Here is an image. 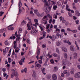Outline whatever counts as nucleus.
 Returning <instances> with one entry per match:
<instances>
[{"mask_svg": "<svg viewBox=\"0 0 80 80\" xmlns=\"http://www.w3.org/2000/svg\"><path fill=\"white\" fill-rule=\"evenodd\" d=\"M15 75V72H14L11 74V77L12 78L13 77H14Z\"/></svg>", "mask_w": 80, "mask_h": 80, "instance_id": "nucleus-50", "label": "nucleus"}, {"mask_svg": "<svg viewBox=\"0 0 80 80\" xmlns=\"http://www.w3.org/2000/svg\"><path fill=\"white\" fill-rule=\"evenodd\" d=\"M4 13V12L1 11L0 12V16L1 17V16H2V15Z\"/></svg>", "mask_w": 80, "mask_h": 80, "instance_id": "nucleus-46", "label": "nucleus"}, {"mask_svg": "<svg viewBox=\"0 0 80 80\" xmlns=\"http://www.w3.org/2000/svg\"><path fill=\"white\" fill-rule=\"evenodd\" d=\"M52 80H57V76L56 74H53L52 75Z\"/></svg>", "mask_w": 80, "mask_h": 80, "instance_id": "nucleus-1", "label": "nucleus"}, {"mask_svg": "<svg viewBox=\"0 0 80 80\" xmlns=\"http://www.w3.org/2000/svg\"><path fill=\"white\" fill-rule=\"evenodd\" d=\"M41 70L42 72V73H43V74H44V75H46V73L44 72L45 71V68H41Z\"/></svg>", "mask_w": 80, "mask_h": 80, "instance_id": "nucleus-7", "label": "nucleus"}, {"mask_svg": "<svg viewBox=\"0 0 80 80\" xmlns=\"http://www.w3.org/2000/svg\"><path fill=\"white\" fill-rule=\"evenodd\" d=\"M70 50L72 52H74L75 51V47L73 46H71L70 48Z\"/></svg>", "mask_w": 80, "mask_h": 80, "instance_id": "nucleus-6", "label": "nucleus"}, {"mask_svg": "<svg viewBox=\"0 0 80 80\" xmlns=\"http://www.w3.org/2000/svg\"><path fill=\"white\" fill-rule=\"evenodd\" d=\"M7 74L5 72L3 73V77H6V76H7Z\"/></svg>", "mask_w": 80, "mask_h": 80, "instance_id": "nucleus-51", "label": "nucleus"}, {"mask_svg": "<svg viewBox=\"0 0 80 80\" xmlns=\"http://www.w3.org/2000/svg\"><path fill=\"white\" fill-rule=\"evenodd\" d=\"M78 22H79V20H76V24H77V25H78V24L79 23H78Z\"/></svg>", "mask_w": 80, "mask_h": 80, "instance_id": "nucleus-55", "label": "nucleus"}, {"mask_svg": "<svg viewBox=\"0 0 80 80\" xmlns=\"http://www.w3.org/2000/svg\"><path fill=\"white\" fill-rule=\"evenodd\" d=\"M32 77H34V78H35L37 77V76H36V73H35V71H33Z\"/></svg>", "mask_w": 80, "mask_h": 80, "instance_id": "nucleus-11", "label": "nucleus"}, {"mask_svg": "<svg viewBox=\"0 0 80 80\" xmlns=\"http://www.w3.org/2000/svg\"><path fill=\"white\" fill-rule=\"evenodd\" d=\"M68 14L70 17H72L73 16V15L72 14L70 13V12H68Z\"/></svg>", "mask_w": 80, "mask_h": 80, "instance_id": "nucleus-32", "label": "nucleus"}, {"mask_svg": "<svg viewBox=\"0 0 80 80\" xmlns=\"http://www.w3.org/2000/svg\"><path fill=\"white\" fill-rule=\"evenodd\" d=\"M27 42L28 43H29V44H32V43H31V42L30 41V39H28L27 40Z\"/></svg>", "mask_w": 80, "mask_h": 80, "instance_id": "nucleus-25", "label": "nucleus"}, {"mask_svg": "<svg viewBox=\"0 0 80 80\" xmlns=\"http://www.w3.org/2000/svg\"><path fill=\"white\" fill-rule=\"evenodd\" d=\"M12 37H10L9 38L10 39H11V40H13V39H15V38H16V37H15V34H12Z\"/></svg>", "mask_w": 80, "mask_h": 80, "instance_id": "nucleus-15", "label": "nucleus"}, {"mask_svg": "<svg viewBox=\"0 0 80 80\" xmlns=\"http://www.w3.org/2000/svg\"><path fill=\"white\" fill-rule=\"evenodd\" d=\"M58 70V68L57 67H54V69L53 70V72H57Z\"/></svg>", "mask_w": 80, "mask_h": 80, "instance_id": "nucleus-21", "label": "nucleus"}, {"mask_svg": "<svg viewBox=\"0 0 80 80\" xmlns=\"http://www.w3.org/2000/svg\"><path fill=\"white\" fill-rule=\"evenodd\" d=\"M12 26H13V24L9 25L8 26V30H13V27H12L11 28V27H12Z\"/></svg>", "mask_w": 80, "mask_h": 80, "instance_id": "nucleus-5", "label": "nucleus"}, {"mask_svg": "<svg viewBox=\"0 0 80 80\" xmlns=\"http://www.w3.org/2000/svg\"><path fill=\"white\" fill-rule=\"evenodd\" d=\"M71 32H73V33H76V32H77V31L76 30H75L73 31H71Z\"/></svg>", "mask_w": 80, "mask_h": 80, "instance_id": "nucleus-63", "label": "nucleus"}, {"mask_svg": "<svg viewBox=\"0 0 80 80\" xmlns=\"http://www.w3.org/2000/svg\"><path fill=\"white\" fill-rule=\"evenodd\" d=\"M35 62V61H32L28 63V64H31V63H33Z\"/></svg>", "mask_w": 80, "mask_h": 80, "instance_id": "nucleus-53", "label": "nucleus"}, {"mask_svg": "<svg viewBox=\"0 0 80 80\" xmlns=\"http://www.w3.org/2000/svg\"><path fill=\"white\" fill-rule=\"evenodd\" d=\"M40 49H38V51L37 52V55H39L40 54Z\"/></svg>", "mask_w": 80, "mask_h": 80, "instance_id": "nucleus-22", "label": "nucleus"}, {"mask_svg": "<svg viewBox=\"0 0 80 80\" xmlns=\"http://www.w3.org/2000/svg\"><path fill=\"white\" fill-rule=\"evenodd\" d=\"M46 44H43L42 45V48H45V47H46Z\"/></svg>", "mask_w": 80, "mask_h": 80, "instance_id": "nucleus-64", "label": "nucleus"}, {"mask_svg": "<svg viewBox=\"0 0 80 80\" xmlns=\"http://www.w3.org/2000/svg\"><path fill=\"white\" fill-rule=\"evenodd\" d=\"M8 62L9 63H11L12 62V59H11V58H8Z\"/></svg>", "mask_w": 80, "mask_h": 80, "instance_id": "nucleus-30", "label": "nucleus"}, {"mask_svg": "<svg viewBox=\"0 0 80 80\" xmlns=\"http://www.w3.org/2000/svg\"><path fill=\"white\" fill-rule=\"evenodd\" d=\"M62 22L63 23H66V21L64 19V18H63V19L62 20Z\"/></svg>", "mask_w": 80, "mask_h": 80, "instance_id": "nucleus-34", "label": "nucleus"}, {"mask_svg": "<svg viewBox=\"0 0 80 80\" xmlns=\"http://www.w3.org/2000/svg\"><path fill=\"white\" fill-rule=\"evenodd\" d=\"M50 62L51 63H54V61H53V59L51 60Z\"/></svg>", "mask_w": 80, "mask_h": 80, "instance_id": "nucleus-62", "label": "nucleus"}, {"mask_svg": "<svg viewBox=\"0 0 80 80\" xmlns=\"http://www.w3.org/2000/svg\"><path fill=\"white\" fill-rule=\"evenodd\" d=\"M34 22H35L36 23H38V19H35L34 20Z\"/></svg>", "mask_w": 80, "mask_h": 80, "instance_id": "nucleus-48", "label": "nucleus"}, {"mask_svg": "<svg viewBox=\"0 0 80 80\" xmlns=\"http://www.w3.org/2000/svg\"><path fill=\"white\" fill-rule=\"evenodd\" d=\"M75 12L76 13L75 15L77 16V17H79V16H80V13L78 11L76 10L75 11Z\"/></svg>", "mask_w": 80, "mask_h": 80, "instance_id": "nucleus-2", "label": "nucleus"}, {"mask_svg": "<svg viewBox=\"0 0 80 80\" xmlns=\"http://www.w3.org/2000/svg\"><path fill=\"white\" fill-rule=\"evenodd\" d=\"M38 26L39 28H40L41 31H43V28L42 27V26L39 25H38Z\"/></svg>", "mask_w": 80, "mask_h": 80, "instance_id": "nucleus-43", "label": "nucleus"}, {"mask_svg": "<svg viewBox=\"0 0 80 80\" xmlns=\"http://www.w3.org/2000/svg\"><path fill=\"white\" fill-rule=\"evenodd\" d=\"M54 1H51V2H50V4H51V5H53V4H54Z\"/></svg>", "mask_w": 80, "mask_h": 80, "instance_id": "nucleus-36", "label": "nucleus"}, {"mask_svg": "<svg viewBox=\"0 0 80 80\" xmlns=\"http://www.w3.org/2000/svg\"><path fill=\"white\" fill-rule=\"evenodd\" d=\"M62 44V42L60 41L58 42H57L56 43V45L57 46H59L60 45Z\"/></svg>", "mask_w": 80, "mask_h": 80, "instance_id": "nucleus-20", "label": "nucleus"}, {"mask_svg": "<svg viewBox=\"0 0 80 80\" xmlns=\"http://www.w3.org/2000/svg\"><path fill=\"white\" fill-rule=\"evenodd\" d=\"M49 27H50V24H48L46 26V28L47 29H48L49 28Z\"/></svg>", "mask_w": 80, "mask_h": 80, "instance_id": "nucleus-35", "label": "nucleus"}, {"mask_svg": "<svg viewBox=\"0 0 80 80\" xmlns=\"http://www.w3.org/2000/svg\"><path fill=\"white\" fill-rule=\"evenodd\" d=\"M36 14L37 15V16H38L39 17H41V14H40V13L39 12H37L36 13Z\"/></svg>", "mask_w": 80, "mask_h": 80, "instance_id": "nucleus-26", "label": "nucleus"}, {"mask_svg": "<svg viewBox=\"0 0 80 80\" xmlns=\"http://www.w3.org/2000/svg\"><path fill=\"white\" fill-rule=\"evenodd\" d=\"M52 55L53 57H57V54L56 53H53Z\"/></svg>", "mask_w": 80, "mask_h": 80, "instance_id": "nucleus-44", "label": "nucleus"}, {"mask_svg": "<svg viewBox=\"0 0 80 80\" xmlns=\"http://www.w3.org/2000/svg\"><path fill=\"white\" fill-rule=\"evenodd\" d=\"M47 17L49 18H50V19H52V16H50L49 14L47 15Z\"/></svg>", "mask_w": 80, "mask_h": 80, "instance_id": "nucleus-28", "label": "nucleus"}, {"mask_svg": "<svg viewBox=\"0 0 80 80\" xmlns=\"http://www.w3.org/2000/svg\"><path fill=\"white\" fill-rule=\"evenodd\" d=\"M43 10H45L46 11H47V7H44L43 8Z\"/></svg>", "mask_w": 80, "mask_h": 80, "instance_id": "nucleus-60", "label": "nucleus"}, {"mask_svg": "<svg viewBox=\"0 0 80 80\" xmlns=\"http://www.w3.org/2000/svg\"><path fill=\"white\" fill-rule=\"evenodd\" d=\"M73 55L74 58H77V57H78V54H77V53L74 52Z\"/></svg>", "mask_w": 80, "mask_h": 80, "instance_id": "nucleus-8", "label": "nucleus"}, {"mask_svg": "<svg viewBox=\"0 0 80 80\" xmlns=\"http://www.w3.org/2000/svg\"><path fill=\"white\" fill-rule=\"evenodd\" d=\"M36 67H38V68H40V67H42V65L38 63H37L36 64Z\"/></svg>", "mask_w": 80, "mask_h": 80, "instance_id": "nucleus-29", "label": "nucleus"}, {"mask_svg": "<svg viewBox=\"0 0 80 80\" xmlns=\"http://www.w3.org/2000/svg\"><path fill=\"white\" fill-rule=\"evenodd\" d=\"M28 23H29V25H32V22L31 21H29L28 22Z\"/></svg>", "mask_w": 80, "mask_h": 80, "instance_id": "nucleus-61", "label": "nucleus"}, {"mask_svg": "<svg viewBox=\"0 0 80 80\" xmlns=\"http://www.w3.org/2000/svg\"><path fill=\"white\" fill-rule=\"evenodd\" d=\"M27 68H26L24 69L23 72H24L26 73V72H27Z\"/></svg>", "mask_w": 80, "mask_h": 80, "instance_id": "nucleus-59", "label": "nucleus"}, {"mask_svg": "<svg viewBox=\"0 0 80 80\" xmlns=\"http://www.w3.org/2000/svg\"><path fill=\"white\" fill-rule=\"evenodd\" d=\"M58 8V7H57V5L54 6L53 7V9L54 10H57L56 8Z\"/></svg>", "mask_w": 80, "mask_h": 80, "instance_id": "nucleus-27", "label": "nucleus"}, {"mask_svg": "<svg viewBox=\"0 0 80 80\" xmlns=\"http://www.w3.org/2000/svg\"><path fill=\"white\" fill-rule=\"evenodd\" d=\"M52 29L51 28L49 29L47 31V32L48 33H50V32L52 31Z\"/></svg>", "mask_w": 80, "mask_h": 80, "instance_id": "nucleus-38", "label": "nucleus"}, {"mask_svg": "<svg viewBox=\"0 0 80 80\" xmlns=\"http://www.w3.org/2000/svg\"><path fill=\"white\" fill-rule=\"evenodd\" d=\"M24 60H25V58H23L21 60V62H24Z\"/></svg>", "mask_w": 80, "mask_h": 80, "instance_id": "nucleus-41", "label": "nucleus"}, {"mask_svg": "<svg viewBox=\"0 0 80 80\" xmlns=\"http://www.w3.org/2000/svg\"><path fill=\"white\" fill-rule=\"evenodd\" d=\"M56 4L58 6H60L61 5V2H60L58 1L56 2Z\"/></svg>", "mask_w": 80, "mask_h": 80, "instance_id": "nucleus-24", "label": "nucleus"}, {"mask_svg": "<svg viewBox=\"0 0 80 80\" xmlns=\"http://www.w3.org/2000/svg\"><path fill=\"white\" fill-rule=\"evenodd\" d=\"M47 79L49 80V79H50V78H51V76L50 75H47Z\"/></svg>", "mask_w": 80, "mask_h": 80, "instance_id": "nucleus-33", "label": "nucleus"}, {"mask_svg": "<svg viewBox=\"0 0 80 80\" xmlns=\"http://www.w3.org/2000/svg\"><path fill=\"white\" fill-rule=\"evenodd\" d=\"M52 5H51L50 6H49L48 7V8L49 10H51V9H52Z\"/></svg>", "mask_w": 80, "mask_h": 80, "instance_id": "nucleus-42", "label": "nucleus"}, {"mask_svg": "<svg viewBox=\"0 0 80 80\" xmlns=\"http://www.w3.org/2000/svg\"><path fill=\"white\" fill-rule=\"evenodd\" d=\"M17 31H16L15 33V35L16 36V37H19V36H20L21 35L19 34V35L17 34Z\"/></svg>", "mask_w": 80, "mask_h": 80, "instance_id": "nucleus-31", "label": "nucleus"}, {"mask_svg": "<svg viewBox=\"0 0 80 80\" xmlns=\"http://www.w3.org/2000/svg\"><path fill=\"white\" fill-rule=\"evenodd\" d=\"M59 36H60V34L58 33H57L56 37H57V38H58V37H59Z\"/></svg>", "mask_w": 80, "mask_h": 80, "instance_id": "nucleus-52", "label": "nucleus"}, {"mask_svg": "<svg viewBox=\"0 0 80 80\" xmlns=\"http://www.w3.org/2000/svg\"><path fill=\"white\" fill-rule=\"evenodd\" d=\"M22 6V2H21V0H19V2L18 3V7L19 8H20V7Z\"/></svg>", "mask_w": 80, "mask_h": 80, "instance_id": "nucleus-13", "label": "nucleus"}, {"mask_svg": "<svg viewBox=\"0 0 80 80\" xmlns=\"http://www.w3.org/2000/svg\"><path fill=\"white\" fill-rule=\"evenodd\" d=\"M19 51H20V48H19L18 47L16 48L15 49V52L16 53H18Z\"/></svg>", "mask_w": 80, "mask_h": 80, "instance_id": "nucleus-12", "label": "nucleus"}, {"mask_svg": "<svg viewBox=\"0 0 80 80\" xmlns=\"http://www.w3.org/2000/svg\"><path fill=\"white\" fill-rule=\"evenodd\" d=\"M63 55L65 58H68V56L67 55V54L66 53H64L63 54Z\"/></svg>", "mask_w": 80, "mask_h": 80, "instance_id": "nucleus-14", "label": "nucleus"}, {"mask_svg": "<svg viewBox=\"0 0 80 80\" xmlns=\"http://www.w3.org/2000/svg\"><path fill=\"white\" fill-rule=\"evenodd\" d=\"M32 53H33V52H32V51H31L29 52V55H32Z\"/></svg>", "mask_w": 80, "mask_h": 80, "instance_id": "nucleus-39", "label": "nucleus"}, {"mask_svg": "<svg viewBox=\"0 0 80 80\" xmlns=\"http://www.w3.org/2000/svg\"><path fill=\"white\" fill-rule=\"evenodd\" d=\"M63 73L64 74H67V73L69 74V75H70V72H68L67 70L64 71Z\"/></svg>", "mask_w": 80, "mask_h": 80, "instance_id": "nucleus-18", "label": "nucleus"}, {"mask_svg": "<svg viewBox=\"0 0 80 80\" xmlns=\"http://www.w3.org/2000/svg\"><path fill=\"white\" fill-rule=\"evenodd\" d=\"M62 50L63 52H67V48L65 47H63L62 48Z\"/></svg>", "mask_w": 80, "mask_h": 80, "instance_id": "nucleus-17", "label": "nucleus"}, {"mask_svg": "<svg viewBox=\"0 0 80 80\" xmlns=\"http://www.w3.org/2000/svg\"><path fill=\"white\" fill-rule=\"evenodd\" d=\"M73 8V9H74V10H77V7H75V6H72Z\"/></svg>", "mask_w": 80, "mask_h": 80, "instance_id": "nucleus-58", "label": "nucleus"}, {"mask_svg": "<svg viewBox=\"0 0 80 80\" xmlns=\"http://www.w3.org/2000/svg\"><path fill=\"white\" fill-rule=\"evenodd\" d=\"M74 77L75 78H79L80 77V75H79L78 73H77L75 75Z\"/></svg>", "mask_w": 80, "mask_h": 80, "instance_id": "nucleus-16", "label": "nucleus"}, {"mask_svg": "<svg viewBox=\"0 0 80 80\" xmlns=\"http://www.w3.org/2000/svg\"><path fill=\"white\" fill-rule=\"evenodd\" d=\"M57 59L58 60H60V56L59 55L58 56H57Z\"/></svg>", "mask_w": 80, "mask_h": 80, "instance_id": "nucleus-40", "label": "nucleus"}, {"mask_svg": "<svg viewBox=\"0 0 80 80\" xmlns=\"http://www.w3.org/2000/svg\"><path fill=\"white\" fill-rule=\"evenodd\" d=\"M20 39V37H18L17 38L16 40L17 42H18Z\"/></svg>", "mask_w": 80, "mask_h": 80, "instance_id": "nucleus-45", "label": "nucleus"}, {"mask_svg": "<svg viewBox=\"0 0 80 80\" xmlns=\"http://www.w3.org/2000/svg\"><path fill=\"white\" fill-rule=\"evenodd\" d=\"M31 33L32 35H35L36 33V32L35 30H32Z\"/></svg>", "mask_w": 80, "mask_h": 80, "instance_id": "nucleus-19", "label": "nucleus"}, {"mask_svg": "<svg viewBox=\"0 0 80 80\" xmlns=\"http://www.w3.org/2000/svg\"><path fill=\"white\" fill-rule=\"evenodd\" d=\"M5 45H8V44H9V43H8V42L7 41H6L5 42Z\"/></svg>", "mask_w": 80, "mask_h": 80, "instance_id": "nucleus-57", "label": "nucleus"}, {"mask_svg": "<svg viewBox=\"0 0 80 80\" xmlns=\"http://www.w3.org/2000/svg\"><path fill=\"white\" fill-rule=\"evenodd\" d=\"M26 23H27V21L25 20H23L21 22V25H24Z\"/></svg>", "mask_w": 80, "mask_h": 80, "instance_id": "nucleus-10", "label": "nucleus"}, {"mask_svg": "<svg viewBox=\"0 0 80 80\" xmlns=\"http://www.w3.org/2000/svg\"><path fill=\"white\" fill-rule=\"evenodd\" d=\"M54 32L55 33H60V29L57 28L55 30Z\"/></svg>", "mask_w": 80, "mask_h": 80, "instance_id": "nucleus-9", "label": "nucleus"}, {"mask_svg": "<svg viewBox=\"0 0 80 80\" xmlns=\"http://www.w3.org/2000/svg\"><path fill=\"white\" fill-rule=\"evenodd\" d=\"M62 65L63 66V69H65L66 68V64H65V62L62 61Z\"/></svg>", "mask_w": 80, "mask_h": 80, "instance_id": "nucleus-3", "label": "nucleus"}, {"mask_svg": "<svg viewBox=\"0 0 80 80\" xmlns=\"http://www.w3.org/2000/svg\"><path fill=\"white\" fill-rule=\"evenodd\" d=\"M67 43H68V45H71L72 44V43L70 42V41L69 40L67 42Z\"/></svg>", "mask_w": 80, "mask_h": 80, "instance_id": "nucleus-49", "label": "nucleus"}, {"mask_svg": "<svg viewBox=\"0 0 80 80\" xmlns=\"http://www.w3.org/2000/svg\"><path fill=\"white\" fill-rule=\"evenodd\" d=\"M47 0H42V2H43L45 5H47V6L48 5V3Z\"/></svg>", "mask_w": 80, "mask_h": 80, "instance_id": "nucleus-4", "label": "nucleus"}, {"mask_svg": "<svg viewBox=\"0 0 80 80\" xmlns=\"http://www.w3.org/2000/svg\"><path fill=\"white\" fill-rule=\"evenodd\" d=\"M38 62L39 63H40V64H42V60H39Z\"/></svg>", "mask_w": 80, "mask_h": 80, "instance_id": "nucleus-47", "label": "nucleus"}, {"mask_svg": "<svg viewBox=\"0 0 80 80\" xmlns=\"http://www.w3.org/2000/svg\"><path fill=\"white\" fill-rule=\"evenodd\" d=\"M56 51H57V52L58 53H59V54L60 53V52H59V50L58 48H57L56 49Z\"/></svg>", "mask_w": 80, "mask_h": 80, "instance_id": "nucleus-54", "label": "nucleus"}, {"mask_svg": "<svg viewBox=\"0 0 80 80\" xmlns=\"http://www.w3.org/2000/svg\"><path fill=\"white\" fill-rule=\"evenodd\" d=\"M14 74L16 77L18 76V72H14Z\"/></svg>", "mask_w": 80, "mask_h": 80, "instance_id": "nucleus-56", "label": "nucleus"}, {"mask_svg": "<svg viewBox=\"0 0 80 80\" xmlns=\"http://www.w3.org/2000/svg\"><path fill=\"white\" fill-rule=\"evenodd\" d=\"M19 10L18 15L22 13V9L20 8H19Z\"/></svg>", "mask_w": 80, "mask_h": 80, "instance_id": "nucleus-37", "label": "nucleus"}, {"mask_svg": "<svg viewBox=\"0 0 80 80\" xmlns=\"http://www.w3.org/2000/svg\"><path fill=\"white\" fill-rule=\"evenodd\" d=\"M22 32V29L21 28H20L18 31V33H21Z\"/></svg>", "mask_w": 80, "mask_h": 80, "instance_id": "nucleus-23", "label": "nucleus"}]
</instances>
